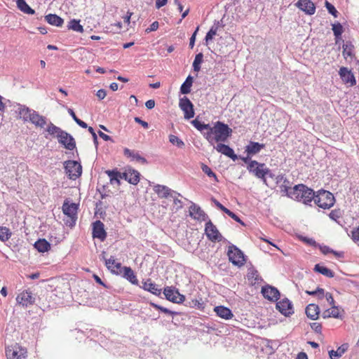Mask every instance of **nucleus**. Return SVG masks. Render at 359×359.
Here are the masks:
<instances>
[{
    "instance_id": "obj_1",
    "label": "nucleus",
    "mask_w": 359,
    "mask_h": 359,
    "mask_svg": "<svg viewBox=\"0 0 359 359\" xmlns=\"http://www.w3.org/2000/svg\"><path fill=\"white\" fill-rule=\"evenodd\" d=\"M232 130L226 125L217 121L210 132L204 133V136L208 141L224 142L231 135Z\"/></svg>"
},
{
    "instance_id": "obj_2",
    "label": "nucleus",
    "mask_w": 359,
    "mask_h": 359,
    "mask_svg": "<svg viewBox=\"0 0 359 359\" xmlns=\"http://www.w3.org/2000/svg\"><path fill=\"white\" fill-rule=\"evenodd\" d=\"M315 193L304 184H298L293 187L292 191L290 192L289 196L305 204L311 202L313 200Z\"/></svg>"
},
{
    "instance_id": "obj_3",
    "label": "nucleus",
    "mask_w": 359,
    "mask_h": 359,
    "mask_svg": "<svg viewBox=\"0 0 359 359\" xmlns=\"http://www.w3.org/2000/svg\"><path fill=\"white\" fill-rule=\"evenodd\" d=\"M245 163L248 164V169L250 172H252L257 177L261 178L263 182L268 186L266 175L269 174V170L264 163H259L256 161H250L251 158H242Z\"/></svg>"
},
{
    "instance_id": "obj_4",
    "label": "nucleus",
    "mask_w": 359,
    "mask_h": 359,
    "mask_svg": "<svg viewBox=\"0 0 359 359\" xmlns=\"http://www.w3.org/2000/svg\"><path fill=\"white\" fill-rule=\"evenodd\" d=\"M313 201L318 207L329 209L334 203V197L330 191H323L314 195Z\"/></svg>"
},
{
    "instance_id": "obj_5",
    "label": "nucleus",
    "mask_w": 359,
    "mask_h": 359,
    "mask_svg": "<svg viewBox=\"0 0 359 359\" xmlns=\"http://www.w3.org/2000/svg\"><path fill=\"white\" fill-rule=\"evenodd\" d=\"M7 359H27V350L19 344H14L6 348Z\"/></svg>"
},
{
    "instance_id": "obj_6",
    "label": "nucleus",
    "mask_w": 359,
    "mask_h": 359,
    "mask_svg": "<svg viewBox=\"0 0 359 359\" xmlns=\"http://www.w3.org/2000/svg\"><path fill=\"white\" fill-rule=\"evenodd\" d=\"M227 255L229 261L235 266L241 267L245 263V259L243 252L235 245L229 247Z\"/></svg>"
},
{
    "instance_id": "obj_7",
    "label": "nucleus",
    "mask_w": 359,
    "mask_h": 359,
    "mask_svg": "<svg viewBox=\"0 0 359 359\" xmlns=\"http://www.w3.org/2000/svg\"><path fill=\"white\" fill-rule=\"evenodd\" d=\"M65 172L72 180H76L82 173L81 163L76 161L68 160L65 163Z\"/></svg>"
},
{
    "instance_id": "obj_8",
    "label": "nucleus",
    "mask_w": 359,
    "mask_h": 359,
    "mask_svg": "<svg viewBox=\"0 0 359 359\" xmlns=\"http://www.w3.org/2000/svg\"><path fill=\"white\" fill-rule=\"evenodd\" d=\"M15 299L17 304L27 308L34 305L36 299L30 290H25L18 294Z\"/></svg>"
},
{
    "instance_id": "obj_9",
    "label": "nucleus",
    "mask_w": 359,
    "mask_h": 359,
    "mask_svg": "<svg viewBox=\"0 0 359 359\" xmlns=\"http://www.w3.org/2000/svg\"><path fill=\"white\" fill-rule=\"evenodd\" d=\"M163 294L168 301L173 303L182 304L185 300L184 295L181 294L178 290L173 287L167 286L164 287Z\"/></svg>"
},
{
    "instance_id": "obj_10",
    "label": "nucleus",
    "mask_w": 359,
    "mask_h": 359,
    "mask_svg": "<svg viewBox=\"0 0 359 359\" xmlns=\"http://www.w3.org/2000/svg\"><path fill=\"white\" fill-rule=\"evenodd\" d=\"M179 107L184 112L185 119H190L194 116V104L187 97H183L180 99Z\"/></svg>"
},
{
    "instance_id": "obj_11",
    "label": "nucleus",
    "mask_w": 359,
    "mask_h": 359,
    "mask_svg": "<svg viewBox=\"0 0 359 359\" xmlns=\"http://www.w3.org/2000/svg\"><path fill=\"white\" fill-rule=\"evenodd\" d=\"M59 144L67 150H73L76 148V141L73 136L66 131H63L57 139Z\"/></svg>"
},
{
    "instance_id": "obj_12",
    "label": "nucleus",
    "mask_w": 359,
    "mask_h": 359,
    "mask_svg": "<svg viewBox=\"0 0 359 359\" xmlns=\"http://www.w3.org/2000/svg\"><path fill=\"white\" fill-rule=\"evenodd\" d=\"M122 179L128 181L130 184L136 185L140 182V172L133 168H126L125 171L122 172Z\"/></svg>"
},
{
    "instance_id": "obj_13",
    "label": "nucleus",
    "mask_w": 359,
    "mask_h": 359,
    "mask_svg": "<svg viewBox=\"0 0 359 359\" xmlns=\"http://www.w3.org/2000/svg\"><path fill=\"white\" fill-rule=\"evenodd\" d=\"M205 233L207 238L212 241H218L221 238L219 231L210 220L205 224Z\"/></svg>"
},
{
    "instance_id": "obj_14",
    "label": "nucleus",
    "mask_w": 359,
    "mask_h": 359,
    "mask_svg": "<svg viewBox=\"0 0 359 359\" xmlns=\"http://www.w3.org/2000/svg\"><path fill=\"white\" fill-rule=\"evenodd\" d=\"M105 266L112 273L116 275L122 274V266L120 262H116V259L111 256L109 259L104 257Z\"/></svg>"
},
{
    "instance_id": "obj_15",
    "label": "nucleus",
    "mask_w": 359,
    "mask_h": 359,
    "mask_svg": "<svg viewBox=\"0 0 359 359\" xmlns=\"http://www.w3.org/2000/svg\"><path fill=\"white\" fill-rule=\"evenodd\" d=\"M78 205L76 203L65 202L62 205V211L68 216L74 224L77 219Z\"/></svg>"
},
{
    "instance_id": "obj_16",
    "label": "nucleus",
    "mask_w": 359,
    "mask_h": 359,
    "mask_svg": "<svg viewBox=\"0 0 359 359\" xmlns=\"http://www.w3.org/2000/svg\"><path fill=\"white\" fill-rule=\"evenodd\" d=\"M295 6L309 15H313L316 12V6L311 0H299Z\"/></svg>"
},
{
    "instance_id": "obj_17",
    "label": "nucleus",
    "mask_w": 359,
    "mask_h": 359,
    "mask_svg": "<svg viewBox=\"0 0 359 359\" xmlns=\"http://www.w3.org/2000/svg\"><path fill=\"white\" fill-rule=\"evenodd\" d=\"M262 293L264 298L273 302L277 301L280 296L279 291L277 288L270 285L262 287Z\"/></svg>"
},
{
    "instance_id": "obj_18",
    "label": "nucleus",
    "mask_w": 359,
    "mask_h": 359,
    "mask_svg": "<svg viewBox=\"0 0 359 359\" xmlns=\"http://www.w3.org/2000/svg\"><path fill=\"white\" fill-rule=\"evenodd\" d=\"M14 110L16 113H18L20 116V118H22L24 121H28L32 112H33V109H29L25 105H22L18 103H16L13 105Z\"/></svg>"
},
{
    "instance_id": "obj_19",
    "label": "nucleus",
    "mask_w": 359,
    "mask_h": 359,
    "mask_svg": "<svg viewBox=\"0 0 359 359\" xmlns=\"http://www.w3.org/2000/svg\"><path fill=\"white\" fill-rule=\"evenodd\" d=\"M93 238H99L101 241H104L107 237V233L104 229V224L100 220H97L93 223Z\"/></svg>"
},
{
    "instance_id": "obj_20",
    "label": "nucleus",
    "mask_w": 359,
    "mask_h": 359,
    "mask_svg": "<svg viewBox=\"0 0 359 359\" xmlns=\"http://www.w3.org/2000/svg\"><path fill=\"white\" fill-rule=\"evenodd\" d=\"M276 308L284 316H289L293 313L292 304L287 299H283L276 303Z\"/></svg>"
},
{
    "instance_id": "obj_21",
    "label": "nucleus",
    "mask_w": 359,
    "mask_h": 359,
    "mask_svg": "<svg viewBox=\"0 0 359 359\" xmlns=\"http://www.w3.org/2000/svg\"><path fill=\"white\" fill-rule=\"evenodd\" d=\"M189 215L198 221H205L206 217L204 211L195 203H192L189 207Z\"/></svg>"
},
{
    "instance_id": "obj_22",
    "label": "nucleus",
    "mask_w": 359,
    "mask_h": 359,
    "mask_svg": "<svg viewBox=\"0 0 359 359\" xmlns=\"http://www.w3.org/2000/svg\"><path fill=\"white\" fill-rule=\"evenodd\" d=\"M247 278H248V280L250 283V284L252 285H259L263 281L259 272L254 268H250L248 269V271L247 273Z\"/></svg>"
},
{
    "instance_id": "obj_23",
    "label": "nucleus",
    "mask_w": 359,
    "mask_h": 359,
    "mask_svg": "<svg viewBox=\"0 0 359 359\" xmlns=\"http://www.w3.org/2000/svg\"><path fill=\"white\" fill-rule=\"evenodd\" d=\"M339 74L346 83H350L351 86L355 84L356 81L353 74L346 67H341Z\"/></svg>"
},
{
    "instance_id": "obj_24",
    "label": "nucleus",
    "mask_w": 359,
    "mask_h": 359,
    "mask_svg": "<svg viewBox=\"0 0 359 359\" xmlns=\"http://www.w3.org/2000/svg\"><path fill=\"white\" fill-rule=\"evenodd\" d=\"M154 190L155 193L158 196V197L162 198H167L169 196L172 197V194H176L170 189H169L168 187L160 184L154 186Z\"/></svg>"
},
{
    "instance_id": "obj_25",
    "label": "nucleus",
    "mask_w": 359,
    "mask_h": 359,
    "mask_svg": "<svg viewBox=\"0 0 359 359\" xmlns=\"http://www.w3.org/2000/svg\"><path fill=\"white\" fill-rule=\"evenodd\" d=\"M217 316L224 320H230L233 317L232 311L224 306H217L214 308Z\"/></svg>"
},
{
    "instance_id": "obj_26",
    "label": "nucleus",
    "mask_w": 359,
    "mask_h": 359,
    "mask_svg": "<svg viewBox=\"0 0 359 359\" xmlns=\"http://www.w3.org/2000/svg\"><path fill=\"white\" fill-rule=\"evenodd\" d=\"M28 121H30L32 124L35 125L36 127L43 128L46 124V118L40 115L37 111H33L32 112L31 116Z\"/></svg>"
},
{
    "instance_id": "obj_27",
    "label": "nucleus",
    "mask_w": 359,
    "mask_h": 359,
    "mask_svg": "<svg viewBox=\"0 0 359 359\" xmlns=\"http://www.w3.org/2000/svg\"><path fill=\"white\" fill-rule=\"evenodd\" d=\"M141 287L156 296H159L161 293V289L158 288V286L151 280V279H147L142 282Z\"/></svg>"
},
{
    "instance_id": "obj_28",
    "label": "nucleus",
    "mask_w": 359,
    "mask_h": 359,
    "mask_svg": "<svg viewBox=\"0 0 359 359\" xmlns=\"http://www.w3.org/2000/svg\"><path fill=\"white\" fill-rule=\"evenodd\" d=\"M123 278L127 279L133 285H138V280L133 270L129 266H123L122 268V274Z\"/></svg>"
},
{
    "instance_id": "obj_29",
    "label": "nucleus",
    "mask_w": 359,
    "mask_h": 359,
    "mask_svg": "<svg viewBox=\"0 0 359 359\" xmlns=\"http://www.w3.org/2000/svg\"><path fill=\"white\" fill-rule=\"evenodd\" d=\"M307 317L311 320H317L319 318L320 309L316 304H309L305 309Z\"/></svg>"
},
{
    "instance_id": "obj_30",
    "label": "nucleus",
    "mask_w": 359,
    "mask_h": 359,
    "mask_svg": "<svg viewBox=\"0 0 359 359\" xmlns=\"http://www.w3.org/2000/svg\"><path fill=\"white\" fill-rule=\"evenodd\" d=\"M105 173L109 176L111 184L116 183L117 185H120V180L122 179V172H118L116 169L115 170H107Z\"/></svg>"
},
{
    "instance_id": "obj_31",
    "label": "nucleus",
    "mask_w": 359,
    "mask_h": 359,
    "mask_svg": "<svg viewBox=\"0 0 359 359\" xmlns=\"http://www.w3.org/2000/svg\"><path fill=\"white\" fill-rule=\"evenodd\" d=\"M215 149L219 153H221L227 157H238L234 154L233 150L226 144L222 143L217 144V145L215 147Z\"/></svg>"
},
{
    "instance_id": "obj_32",
    "label": "nucleus",
    "mask_w": 359,
    "mask_h": 359,
    "mask_svg": "<svg viewBox=\"0 0 359 359\" xmlns=\"http://www.w3.org/2000/svg\"><path fill=\"white\" fill-rule=\"evenodd\" d=\"M34 246L39 252L43 253L49 251L50 249V244L45 238H40L36 241Z\"/></svg>"
},
{
    "instance_id": "obj_33",
    "label": "nucleus",
    "mask_w": 359,
    "mask_h": 359,
    "mask_svg": "<svg viewBox=\"0 0 359 359\" xmlns=\"http://www.w3.org/2000/svg\"><path fill=\"white\" fill-rule=\"evenodd\" d=\"M264 145L258 142H250V144L246 146L245 151L248 155H255L257 154Z\"/></svg>"
},
{
    "instance_id": "obj_34",
    "label": "nucleus",
    "mask_w": 359,
    "mask_h": 359,
    "mask_svg": "<svg viewBox=\"0 0 359 359\" xmlns=\"http://www.w3.org/2000/svg\"><path fill=\"white\" fill-rule=\"evenodd\" d=\"M348 348V344H344L338 348L337 351L331 350L329 351V355L331 359H338L347 350Z\"/></svg>"
},
{
    "instance_id": "obj_35",
    "label": "nucleus",
    "mask_w": 359,
    "mask_h": 359,
    "mask_svg": "<svg viewBox=\"0 0 359 359\" xmlns=\"http://www.w3.org/2000/svg\"><path fill=\"white\" fill-rule=\"evenodd\" d=\"M45 19L48 23L56 27H61L64 22L63 19L55 14H48L45 16Z\"/></svg>"
},
{
    "instance_id": "obj_36",
    "label": "nucleus",
    "mask_w": 359,
    "mask_h": 359,
    "mask_svg": "<svg viewBox=\"0 0 359 359\" xmlns=\"http://www.w3.org/2000/svg\"><path fill=\"white\" fill-rule=\"evenodd\" d=\"M323 318H341L340 312L337 306H332L330 309H328L325 310L323 313Z\"/></svg>"
},
{
    "instance_id": "obj_37",
    "label": "nucleus",
    "mask_w": 359,
    "mask_h": 359,
    "mask_svg": "<svg viewBox=\"0 0 359 359\" xmlns=\"http://www.w3.org/2000/svg\"><path fill=\"white\" fill-rule=\"evenodd\" d=\"M46 131L48 132V133L53 137H55V138H58V137L60 136V134H62V132L64 131L63 130H62L60 128L55 126L53 123H50L48 125V127L46 128Z\"/></svg>"
},
{
    "instance_id": "obj_38",
    "label": "nucleus",
    "mask_w": 359,
    "mask_h": 359,
    "mask_svg": "<svg viewBox=\"0 0 359 359\" xmlns=\"http://www.w3.org/2000/svg\"><path fill=\"white\" fill-rule=\"evenodd\" d=\"M314 271L328 278H333L334 273L330 269L317 264L314 266Z\"/></svg>"
},
{
    "instance_id": "obj_39",
    "label": "nucleus",
    "mask_w": 359,
    "mask_h": 359,
    "mask_svg": "<svg viewBox=\"0 0 359 359\" xmlns=\"http://www.w3.org/2000/svg\"><path fill=\"white\" fill-rule=\"evenodd\" d=\"M17 6L19 10L26 14L33 15L35 11L32 9L25 0H17Z\"/></svg>"
},
{
    "instance_id": "obj_40",
    "label": "nucleus",
    "mask_w": 359,
    "mask_h": 359,
    "mask_svg": "<svg viewBox=\"0 0 359 359\" xmlns=\"http://www.w3.org/2000/svg\"><path fill=\"white\" fill-rule=\"evenodd\" d=\"M191 124L200 132H201L203 135L204 133L210 132V126L209 124H205L203 123H201L200 121H198L197 118L191 121Z\"/></svg>"
},
{
    "instance_id": "obj_41",
    "label": "nucleus",
    "mask_w": 359,
    "mask_h": 359,
    "mask_svg": "<svg viewBox=\"0 0 359 359\" xmlns=\"http://www.w3.org/2000/svg\"><path fill=\"white\" fill-rule=\"evenodd\" d=\"M193 77L191 76H188L185 80V81L182 84L180 87V92L182 94H188L191 91V87L193 83Z\"/></svg>"
},
{
    "instance_id": "obj_42",
    "label": "nucleus",
    "mask_w": 359,
    "mask_h": 359,
    "mask_svg": "<svg viewBox=\"0 0 359 359\" xmlns=\"http://www.w3.org/2000/svg\"><path fill=\"white\" fill-rule=\"evenodd\" d=\"M219 24V21L215 22V24L212 26L209 32L206 34L205 40L207 45L208 44L209 41H212L213 37L217 34Z\"/></svg>"
},
{
    "instance_id": "obj_43",
    "label": "nucleus",
    "mask_w": 359,
    "mask_h": 359,
    "mask_svg": "<svg viewBox=\"0 0 359 359\" xmlns=\"http://www.w3.org/2000/svg\"><path fill=\"white\" fill-rule=\"evenodd\" d=\"M188 306L199 310H203L205 308V303L201 297L198 299H193L188 302Z\"/></svg>"
},
{
    "instance_id": "obj_44",
    "label": "nucleus",
    "mask_w": 359,
    "mask_h": 359,
    "mask_svg": "<svg viewBox=\"0 0 359 359\" xmlns=\"http://www.w3.org/2000/svg\"><path fill=\"white\" fill-rule=\"evenodd\" d=\"M68 29H72L75 32L82 33L83 32V26L80 25L79 20L75 19L69 21L68 25Z\"/></svg>"
},
{
    "instance_id": "obj_45",
    "label": "nucleus",
    "mask_w": 359,
    "mask_h": 359,
    "mask_svg": "<svg viewBox=\"0 0 359 359\" xmlns=\"http://www.w3.org/2000/svg\"><path fill=\"white\" fill-rule=\"evenodd\" d=\"M203 55L202 53H198L194 58L193 62V69L194 72H199L201 69V65L203 62Z\"/></svg>"
},
{
    "instance_id": "obj_46",
    "label": "nucleus",
    "mask_w": 359,
    "mask_h": 359,
    "mask_svg": "<svg viewBox=\"0 0 359 359\" xmlns=\"http://www.w3.org/2000/svg\"><path fill=\"white\" fill-rule=\"evenodd\" d=\"M10 229L5 226H0V241L2 242L7 241L11 236Z\"/></svg>"
},
{
    "instance_id": "obj_47",
    "label": "nucleus",
    "mask_w": 359,
    "mask_h": 359,
    "mask_svg": "<svg viewBox=\"0 0 359 359\" xmlns=\"http://www.w3.org/2000/svg\"><path fill=\"white\" fill-rule=\"evenodd\" d=\"M201 169L209 177L213 178L215 182L218 181L215 173L207 165L201 163Z\"/></svg>"
},
{
    "instance_id": "obj_48",
    "label": "nucleus",
    "mask_w": 359,
    "mask_h": 359,
    "mask_svg": "<svg viewBox=\"0 0 359 359\" xmlns=\"http://www.w3.org/2000/svg\"><path fill=\"white\" fill-rule=\"evenodd\" d=\"M150 304L154 309H157L158 311H162V312H163L165 313L170 314V315H171L172 316L177 315V312L172 311H170V310H169V309H166V308H165L163 306H160V305H158L157 304L151 302Z\"/></svg>"
},
{
    "instance_id": "obj_49",
    "label": "nucleus",
    "mask_w": 359,
    "mask_h": 359,
    "mask_svg": "<svg viewBox=\"0 0 359 359\" xmlns=\"http://www.w3.org/2000/svg\"><path fill=\"white\" fill-rule=\"evenodd\" d=\"M332 31L334 33V35L338 38L340 36L343 32V27L340 23H337L332 25Z\"/></svg>"
},
{
    "instance_id": "obj_50",
    "label": "nucleus",
    "mask_w": 359,
    "mask_h": 359,
    "mask_svg": "<svg viewBox=\"0 0 359 359\" xmlns=\"http://www.w3.org/2000/svg\"><path fill=\"white\" fill-rule=\"evenodd\" d=\"M329 217L332 220L337 222V220L341 217V211L339 209L332 210L330 212Z\"/></svg>"
},
{
    "instance_id": "obj_51",
    "label": "nucleus",
    "mask_w": 359,
    "mask_h": 359,
    "mask_svg": "<svg viewBox=\"0 0 359 359\" xmlns=\"http://www.w3.org/2000/svg\"><path fill=\"white\" fill-rule=\"evenodd\" d=\"M353 46L351 44H345L343 46V54L344 57H352Z\"/></svg>"
},
{
    "instance_id": "obj_52",
    "label": "nucleus",
    "mask_w": 359,
    "mask_h": 359,
    "mask_svg": "<svg viewBox=\"0 0 359 359\" xmlns=\"http://www.w3.org/2000/svg\"><path fill=\"white\" fill-rule=\"evenodd\" d=\"M324 289L318 287L314 291L306 290V293H307L309 295H318L319 298L322 299L324 297Z\"/></svg>"
},
{
    "instance_id": "obj_53",
    "label": "nucleus",
    "mask_w": 359,
    "mask_h": 359,
    "mask_svg": "<svg viewBox=\"0 0 359 359\" xmlns=\"http://www.w3.org/2000/svg\"><path fill=\"white\" fill-rule=\"evenodd\" d=\"M325 6L328 11V12L332 15L333 16H334L335 18L337 17V14H338V11H337V9L335 8V7L331 4L330 3H329L327 1H325Z\"/></svg>"
},
{
    "instance_id": "obj_54",
    "label": "nucleus",
    "mask_w": 359,
    "mask_h": 359,
    "mask_svg": "<svg viewBox=\"0 0 359 359\" xmlns=\"http://www.w3.org/2000/svg\"><path fill=\"white\" fill-rule=\"evenodd\" d=\"M350 236L354 242L359 241V226L351 231Z\"/></svg>"
},
{
    "instance_id": "obj_55",
    "label": "nucleus",
    "mask_w": 359,
    "mask_h": 359,
    "mask_svg": "<svg viewBox=\"0 0 359 359\" xmlns=\"http://www.w3.org/2000/svg\"><path fill=\"white\" fill-rule=\"evenodd\" d=\"M173 198V205H174V209L175 210V211H177L179 210H180L181 208H182L183 207V203H182V201L181 200H180L179 198H176L175 196H174L172 195V197Z\"/></svg>"
},
{
    "instance_id": "obj_56",
    "label": "nucleus",
    "mask_w": 359,
    "mask_h": 359,
    "mask_svg": "<svg viewBox=\"0 0 359 359\" xmlns=\"http://www.w3.org/2000/svg\"><path fill=\"white\" fill-rule=\"evenodd\" d=\"M226 214L228 215L230 217H231L237 222L241 224L243 226H245V223L234 212H233L230 210H226Z\"/></svg>"
},
{
    "instance_id": "obj_57",
    "label": "nucleus",
    "mask_w": 359,
    "mask_h": 359,
    "mask_svg": "<svg viewBox=\"0 0 359 359\" xmlns=\"http://www.w3.org/2000/svg\"><path fill=\"white\" fill-rule=\"evenodd\" d=\"M124 155L128 156V157H141L138 152L132 151L128 149H124Z\"/></svg>"
},
{
    "instance_id": "obj_58",
    "label": "nucleus",
    "mask_w": 359,
    "mask_h": 359,
    "mask_svg": "<svg viewBox=\"0 0 359 359\" xmlns=\"http://www.w3.org/2000/svg\"><path fill=\"white\" fill-rule=\"evenodd\" d=\"M311 327L316 333H320L322 331V325L318 323H313L311 324Z\"/></svg>"
},
{
    "instance_id": "obj_59",
    "label": "nucleus",
    "mask_w": 359,
    "mask_h": 359,
    "mask_svg": "<svg viewBox=\"0 0 359 359\" xmlns=\"http://www.w3.org/2000/svg\"><path fill=\"white\" fill-rule=\"evenodd\" d=\"M324 296L325 297L327 302L330 306H334L335 302L332 294L330 292H327L325 294L324 293Z\"/></svg>"
},
{
    "instance_id": "obj_60",
    "label": "nucleus",
    "mask_w": 359,
    "mask_h": 359,
    "mask_svg": "<svg viewBox=\"0 0 359 359\" xmlns=\"http://www.w3.org/2000/svg\"><path fill=\"white\" fill-rule=\"evenodd\" d=\"M158 28V22L157 21L154 22L149 27L146 29L145 32L149 33L151 32L156 31Z\"/></svg>"
},
{
    "instance_id": "obj_61",
    "label": "nucleus",
    "mask_w": 359,
    "mask_h": 359,
    "mask_svg": "<svg viewBox=\"0 0 359 359\" xmlns=\"http://www.w3.org/2000/svg\"><path fill=\"white\" fill-rule=\"evenodd\" d=\"M170 142L172 144L177 143L178 146L182 145L183 142L177 137L175 135L170 136Z\"/></svg>"
},
{
    "instance_id": "obj_62",
    "label": "nucleus",
    "mask_w": 359,
    "mask_h": 359,
    "mask_svg": "<svg viewBox=\"0 0 359 359\" xmlns=\"http://www.w3.org/2000/svg\"><path fill=\"white\" fill-rule=\"evenodd\" d=\"M198 30V27L196 28V31L194 32V34H192V36L190 38L189 47L191 48H193L194 46V43H195V41H196V34H197Z\"/></svg>"
},
{
    "instance_id": "obj_63",
    "label": "nucleus",
    "mask_w": 359,
    "mask_h": 359,
    "mask_svg": "<svg viewBox=\"0 0 359 359\" xmlns=\"http://www.w3.org/2000/svg\"><path fill=\"white\" fill-rule=\"evenodd\" d=\"M135 121L137 123H140L141 126H142L144 128H147L149 127V124L147 122L142 120L139 117H135L134 118Z\"/></svg>"
},
{
    "instance_id": "obj_64",
    "label": "nucleus",
    "mask_w": 359,
    "mask_h": 359,
    "mask_svg": "<svg viewBox=\"0 0 359 359\" xmlns=\"http://www.w3.org/2000/svg\"><path fill=\"white\" fill-rule=\"evenodd\" d=\"M96 95L100 100H103L106 97L107 93L104 89H100L97 92Z\"/></svg>"
}]
</instances>
